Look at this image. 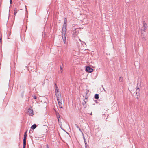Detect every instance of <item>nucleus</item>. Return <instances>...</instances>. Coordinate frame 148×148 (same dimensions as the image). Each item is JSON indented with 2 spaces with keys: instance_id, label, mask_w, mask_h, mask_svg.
I'll list each match as a JSON object with an SVG mask.
<instances>
[{
  "instance_id": "obj_30",
  "label": "nucleus",
  "mask_w": 148,
  "mask_h": 148,
  "mask_svg": "<svg viewBox=\"0 0 148 148\" xmlns=\"http://www.w3.org/2000/svg\"><path fill=\"white\" fill-rule=\"evenodd\" d=\"M90 115H92V113H91L90 114Z\"/></svg>"
},
{
  "instance_id": "obj_22",
  "label": "nucleus",
  "mask_w": 148,
  "mask_h": 148,
  "mask_svg": "<svg viewBox=\"0 0 148 148\" xmlns=\"http://www.w3.org/2000/svg\"><path fill=\"white\" fill-rule=\"evenodd\" d=\"M33 98L34 99H37V97L36 96V95H34L33 96Z\"/></svg>"
},
{
  "instance_id": "obj_31",
  "label": "nucleus",
  "mask_w": 148,
  "mask_h": 148,
  "mask_svg": "<svg viewBox=\"0 0 148 148\" xmlns=\"http://www.w3.org/2000/svg\"><path fill=\"white\" fill-rule=\"evenodd\" d=\"M79 40L81 41V40H80V39H79Z\"/></svg>"
},
{
  "instance_id": "obj_2",
  "label": "nucleus",
  "mask_w": 148,
  "mask_h": 148,
  "mask_svg": "<svg viewBox=\"0 0 148 148\" xmlns=\"http://www.w3.org/2000/svg\"><path fill=\"white\" fill-rule=\"evenodd\" d=\"M33 112V110L31 107L29 108L27 110L28 114L30 116H32L34 114Z\"/></svg>"
},
{
  "instance_id": "obj_9",
  "label": "nucleus",
  "mask_w": 148,
  "mask_h": 148,
  "mask_svg": "<svg viewBox=\"0 0 148 148\" xmlns=\"http://www.w3.org/2000/svg\"><path fill=\"white\" fill-rule=\"evenodd\" d=\"M57 100L58 102L59 107L60 108H63V105L62 103L61 102V99H59V100Z\"/></svg>"
},
{
  "instance_id": "obj_28",
  "label": "nucleus",
  "mask_w": 148,
  "mask_h": 148,
  "mask_svg": "<svg viewBox=\"0 0 148 148\" xmlns=\"http://www.w3.org/2000/svg\"><path fill=\"white\" fill-rule=\"evenodd\" d=\"M45 84V82L44 81V82L42 83V85L43 86Z\"/></svg>"
},
{
  "instance_id": "obj_12",
  "label": "nucleus",
  "mask_w": 148,
  "mask_h": 148,
  "mask_svg": "<svg viewBox=\"0 0 148 148\" xmlns=\"http://www.w3.org/2000/svg\"><path fill=\"white\" fill-rule=\"evenodd\" d=\"M75 125L82 133V134H83V133L81 131V130L80 129V128L78 126V125L77 124H75Z\"/></svg>"
},
{
  "instance_id": "obj_4",
  "label": "nucleus",
  "mask_w": 148,
  "mask_h": 148,
  "mask_svg": "<svg viewBox=\"0 0 148 148\" xmlns=\"http://www.w3.org/2000/svg\"><path fill=\"white\" fill-rule=\"evenodd\" d=\"M86 71L89 72L91 73L93 71V69L89 66H86Z\"/></svg>"
},
{
  "instance_id": "obj_11",
  "label": "nucleus",
  "mask_w": 148,
  "mask_h": 148,
  "mask_svg": "<svg viewBox=\"0 0 148 148\" xmlns=\"http://www.w3.org/2000/svg\"><path fill=\"white\" fill-rule=\"evenodd\" d=\"M54 84H55V86L56 88L55 90V92L56 93V92H59L58 87L57 86L56 83H55Z\"/></svg>"
},
{
  "instance_id": "obj_8",
  "label": "nucleus",
  "mask_w": 148,
  "mask_h": 148,
  "mask_svg": "<svg viewBox=\"0 0 148 148\" xmlns=\"http://www.w3.org/2000/svg\"><path fill=\"white\" fill-rule=\"evenodd\" d=\"M79 33L78 30H76L75 29L73 31V35L74 37L76 36Z\"/></svg>"
},
{
  "instance_id": "obj_21",
  "label": "nucleus",
  "mask_w": 148,
  "mask_h": 148,
  "mask_svg": "<svg viewBox=\"0 0 148 148\" xmlns=\"http://www.w3.org/2000/svg\"><path fill=\"white\" fill-rule=\"evenodd\" d=\"M114 107H116V108L115 109V110H117V105L114 104Z\"/></svg>"
},
{
  "instance_id": "obj_6",
  "label": "nucleus",
  "mask_w": 148,
  "mask_h": 148,
  "mask_svg": "<svg viewBox=\"0 0 148 148\" xmlns=\"http://www.w3.org/2000/svg\"><path fill=\"white\" fill-rule=\"evenodd\" d=\"M67 35L66 34H62V38L63 40V42L64 44H66V37Z\"/></svg>"
},
{
  "instance_id": "obj_24",
  "label": "nucleus",
  "mask_w": 148,
  "mask_h": 148,
  "mask_svg": "<svg viewBox=\"0 0 148 148\" xmlns=\"http://www.w3.org/2000/svg\"><path fill=\"white\" fill-rule=\"evenodd\" d=\"M60 71H61V73H62V71L63 70V69H62V67H61V66H60Z\"/></svg>"
},
{
  "instance_id": "obj_5",
  "label": "nucleus",
  "mask_w": 148,
  "mask_h": 148,
  "mask_svg": "<svg viewBox=\"0 0 148 148\" xmlns=\"http://www.w3.org/2000/svg\"><path fill=\"white\" fill-rule=\"evenodd\" d=\"M67 25H63L62 29V34H66Z\"/></svg>"
},
{
  "instance_id": "obj_34",
  "label": "nucleus",
  "mask_w": 148,
  "mask_h": 148,
  "mask_svg": "<svg viewBox=\"0 0 148 148\" xmlns=\"http://www.w3.org/2000/svg\"><path fill=\"white\" fill-rule=\"evenodd\" d=\"M87 148V147H86H86H85V148Z\"/></svg>"
},
{
  "instance_id": "obj_3",
  "label": "nucleus",
  "mask_w": 148,
  "mask_h": 148,
  "mask_svg": "<svg viewBox=\"0 0 148 148\" xmlns=\"http://www.w3.org/2000/svg\"><path fill=\"white\" fill-rule=\"evenodd\" d=\"M56 97H57V100L61 99V93L60 92H58L56 93Z\"/></svg>"
},
{
  "instance_id": "obj_27",
  "label": "nucleus",
  "mask_w": 148,
  "mask_h": 148,
  "mask_svg": "<svg viewBox=\"0 0 148 148\" xmlns=\"http://www.w3.org/2000/svg\"><path fill=\"white\" fill-rule=\"evenodd\" d=\"M10 3L11 4H12V0H10Z\"/></svg>"
},
{
  "instance_id": "obj_23",
  "label": "nucleus",
  "mask_w": 148,
  "mask_h": 148,
  "mask_svg": "<svg viewBox=\"0 0 148 148\" xmlns=\"http://www.w3.org/2000/svg\"><path fill=\"white\" fill-rule=\"evenodd\" d=\"M87 101V99H85V100L84 101V102L85 103V104H86V102Z\"/></svg>"
},
{
  "instance_id": "obj_15",
  "label": "nucleus",
  "mask_w": 148,
  "mask_h": 148,
  "mask_svg": "<svg viewBox=\"0 0 148 148\" xmlns=\"http://www.w3.org/2000/svg\"><path fill=\"white\" fill-rule=\"evenodd\" d=\"M56 116H57V117L58 119V121H59V120L60 119V116L59 113H57L56 114Z\"/></svg>"
},
{
  "instance_id": "obj_14",
  "label": "nucleus",
  "mask_w": 148,
  "mask_h": 148,
  "mask_svg": "<svg viewBox=\"0 0 148 148\" xmlns=\"http://www.w3.org/2000/svg\"><path fill=\"white\" fill-rule=\"evenodd\" d=\"M119 82H123V78L121 76L119 77Z\"/></svg>"
},
{
  "instance_id": "obj_32",
  "label": "nucleus",
  "mask_w": 148,
  "mask_h": 148,
  "mask_svg": "<svg viewBox=\"0 0 148 148\" xmlns=\"http://www.w3.org/2000/svg\"><path fill=\"white\" fill-rule=\"evenodd\" d=\"M26 10L27 11V8H26Z\"/></svg>"
},
{
  "instance_id": "obj_13",
  "label": "nucleus",
  "mask_w": 148,
  "mask_h": 148,
  "mask_svg": "<svg viewBox=\"0 0 148 148\" xmlns=\"http://www.w3.org/2000/svg\"><path fill=\"white\" fill-rule=\"evenodd\" d=\"M37 127L36 125L34 124L31 127V128L32 130H34Z\"/></svg>"
},
{
  "instance_id": "obj_17",
  "label": "nucleus",
  "mask_w": 148,
  "mask_h": 148,
  "mask_svg": "<svg viewBox=\"0 0 148 148\" xmlns=\"http://www.w3.org/2000/svg\"><path fill=\"white\" fill-rule=\"evenodd\" d=\"M66 23H67V19L66 18H64V23L63 24V25H67Z\"/></svg>"
},
{
  "instance_id": "obj_1",
  "label": "nucleus",
  "mask_w": 148,
  "mask_h": 148,
  "mask_svg": "<svg viewBox=\"0 0 148 148\" xmlns=\"http://www.w3.org/2000/svg\"><path fill=\"white\" fill-rule=\"evenodd\" d=\"M140 89L138 88H137L136 91V94L135 95L136 98L138 99L139 97Z\"/></svg>"
},
{
  "instance_id": "obj_26",
  "label": "nucleus",
  "mask_w": 148,
  "mask_h": 148,
  "mask_svg": "<svg viewBox=\"0 0 148 148\" xmlns=\"http://www.w3.org/2000/svg\"><path fill=\"white\" fill-rule=\"evenodd\" d=\"M83 135V139H84V140H86V139L84 137V134H82Z\"/></svg>"
},
{
  "instance_id": "obj_25",
  "label": "nucleus",
  "mask_w": 148,
  "mask_h": 148,
  "mask_svg": "<svg viewBox=\"0 0 148 148\" xmlns=\"http://www.w3.org/2000/svg\"><path fill=\"white\" fill-rule=\"evenodd\" d=\"M0 42L1 44L2 43V40L1 37H0Z\"/></svg>"
},
{
  "instance_id": "obj_7",
  "label": "nucleus",
  "mask_w": 148,
  "mask_h": 148,
  "mask_svg": "<svg viewBox=\"0 0 148 148\" xmlns=\"http://www.w3.org/2000/svg\"><path fill=\"white\" fill-rule=\"evenodd\" d=\"M147 28V25L146 23H144L143 25V27H141V30L142 31H144Z\"/></svg>"
},
{
  "instance_id": "obj_33",
  "label": "nucleus",
  "mask_w": 148,
  "mask_h": 148,
  "mask_svg": "<svg viewBox=\"0 0 148 148\" xmlns=\"http://www.w3.org/2000/svg\"><path fill=\"white\" fill-rule=\"evenodd\" d=\"M47 148H49V147H47Z\"/></svg>"
},
{
  "instance_id": "obj_10",
  "label": "nucleus",
  "mask_w": 148,
  "mask_h": 148,
  "mask_svg": "<svg viewBox=\"0 0 148 148\" xmlns=\"http://www.w3.org/2000/svg\"><path fill=\"white\" fill-rule=\"evenodd\" d=\"M23 148H25L26 145V139H23Z\"/></svg>"
},
{
  "instance_id": "obj_29",
  "label": "nucleus",
  "mask_w": 148,
  "mask_h": 148,
  "mask_svg": "<svg viewBox=\"0 0 148 148\" xmlns=\"http://www.w3.org/2000/svg\"><path fill=\"white\" fill-rule=\"evenodd\" d=\"M95 103H97V100H95Z\"/></svg>"
},
{
  "instance_id": "obj_19",
  "label": "nucleus",
  "mask_w": 148,
  "mask_h": 148,
  "mask_svg": "<svg viewBox=\"0 0 148 148\" xmlns=\"http://www.w3.org/2000/svg\"><path fill=\"white\" fill-rule=\"evenodd\" d=\"M17 13V9L16 8L14 10V14L15 15H16V14Z\"/></svg>"
},
{
  "instance_id": "obj_18",
  "label": "nucleus",
  "mask_w": 148,
  "mask_h": 148,
  "mask_svg": "<svg viewBox=\"0 0 148 148\" xmlns=\"http://www.w3.org/2000/svg\"><path fill=\"white\" fill-rule=\"evenodd\" d=\"M27 132H26L24 133V135L23 139H26V137H27Z\"/></svg>"
},
{
  "instance_id": "obj_20",
  "label": "nucleus",
  "mask_w": 148,
  "mask_h": 148,
  "mask_svg": "<svg viewBox=\"0 0 148 148\" xmlns=\"http://www.w3.org/2000/svg\"><path fill=\"white\" fill-rule=\"evenodd\" d=\"M84 142L85 144V147L86 148L87 147V142H86V140H84Z\"/></svg>"
},
{
  "instance_id": "obj_16",
  "label": "nucleus",
  "mask_w": 148,
  "mask_h": 148,
  "mask_svg": "<svg viewBox=\"0 0 148 148\" xmlns=\"http://www.w3.org/2000/svg\"><path fill=\"white\" fill-rule=\"evenodd\" d=\"M94 98L96 99H98L99 98V94H95L94 96Z\"/></svg>"
}]
</instances>
